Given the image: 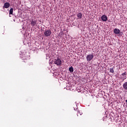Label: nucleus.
I'll return each instance as SVG.
<instances>
[{
  "label": "nucleus",
  "mask_w": 127,
  "mask_h": 127,
  "mask_svg": "<svg viewBox=\"0 0 127 127\" xmlns=\"http://www.w3.org/2000/svg\"><path fill=\"white\" fill-rule=\"evenodd\" d=\"M126 103H127V100H126Z\"/></svg>",
  "instance_id": "nucleus-16"
},
{
  "label": "nucleus",
  "mask_w": 127,
  "mask_h": 127,
  "mask_svg": "<svg viewBox=\"0 0 127 127\" xmlns=\"http://www.w3.org/2000/svg\"><path fill=\"white\" fill-rule=\"evenodd\" d=\"M54 64H62V61L59 58H57L53 60Z\"/></svg>",
  "instance_id": "nucleus-1"
},
{
  "label": "nucleus",
  "mask_w": 127,
  "mask_h": 127,
  "mask_svg": "<svg viewBox=\"0 0 127 127\" xmlns=\"http://www.w3.org/2000/svg\"><path fill=\"white\" fill-rule=\"evenodd\" d=\"M69 71L70 72H74V68H73L72 66H70L69 68Z\"/></svg>",
  "instance_id": "nucleus-11"
},
{
  "label": "nucleus",
  "mask_w": 127,
  "mask_h": 127,
  "mask_svg": "<svg viewBox=\"0 0 127 127\" xmlns=\"http://www.w3.org/2000/svg\"><path fill=\"white\" fill-rule=\"evenodd\" d=\"M79 114H80V111H77V117H78Z\"/></svg>",
  "instance_id": "nucleus-14"
},
{
  "label": "nucleus",
  "mask_w": 127,
  "mask_h": 127,
  "mask_svg": "<svg viewBox=\"0 0 127 127\" xmlns=\"http://www.w3.org/2000/svg\"><path fill=\"white\" fill-rule=\"evenodd\" d=\"M53 64V63H51V64Z\"/></svg>",
  "instance_id": "nucleus-17"
},
{
  "label": "nucleus",
  "mask_w": 127,
  "mask_h": 127,
  "mask_svg": "<svg viewBox=\"0 0 127 127\" xmlns=\"http://www.w3.org/2000/svg\"><path fill=\"white\" fill-rule=\"evenodd\" d=\"M123 88H124V89H125V90H127V82L124 83Z\"/></svg>",
  "instance_id": "nucleus-10"
},
{
  "label": "nucleus",
  "mask_w": 127,
  "mask_h": 127,
  "mask_svg": "<svg viewBox=\"0 0 127 127\" xmlns=\"http://www.w3.org/2000/svg\"><path fill=\"white\" fill-rule=\"evenodd\" d=\"M58 65H60V64H58Z\"/></svg>",
  "instance_id": "nucleus-19"
},
{
  "label": "nucleus",
  "mask_w": 127,
  "mask_h": 127,
  "mask_svg": "<svg viewBox=\"0 0 127 127\" xmlns=\"http://www.w3.org/2000/svg\"><path fill=\"white\" fill-rule=\"evenodd\" d=\"M82 16L83 14H82V13H79L77 14V17H78V19H81Z\"/></svg>",
  "instance_id": "nucleus-8"
},
{
  "label": "nucleus",
  "mask_w": 127,
  "mask_h": 127,
  "mask_svg": "<svg viewBox=\"0 0 127 127\" xmlns=\"http://www.w3.org/2000/svg\"><path fill=\"white\" fill-rule=\"evenodd\" d=\"M114 32L115 33V34H120L121 31L120 29L116 28L114 30Z\"/></svg>",
  "instance_id": "nucleus-7"
},
{
  "label": "nucleus",
  "mask_w": 127,
  "mask_h": 127,
  "mask_svg": "<svg viewBox=\"0 0 127 127\" xmlns=\"http://www.w3.org/2000/svg\"><path fill=\"white\" fill-rule=\"evenodd\" d=\"M12 13H13V8H11L9 10V14H12Z\"/></svg>",
  "instance_id": "nucleus-12"
},
{
  "label": "nucleus",
  "mask_w": 127,
  "mask_h": 127,
  "mask_svg": "<svg viewBox=\"0 0 127 127\" xmlns=\"http://www.w3.org/2000/svg\"><path fill=\"white\" fill-rule=\"evenodd\" d=\"M10 6V4L8 2H5L4 3V5L2 7V8L4 9V8H8Z\"/></svg>",
  "instance_id": "nucleus-4"
},
{
  "label": "nucleus",
  "mask_w": 127,
  "mask_h": 127,
  "mask_svg": "<svg viewBox=\"0 0 127 127\" xmlns=\"http://www.w3.org/2000/svg\"><path fill=\"white\" fill-rule=\"evenodd\" d=\"M110 72L111 73H114V68H111L110 69Z\"/></svg>",
  "instance_id": "nucleus-13"
},
{
  "label": "nucleus",
  "mask_w": 127,
  "mask_h": 127,
  "mask_svg": "<svg viewBox=\"0 0 127 127\" xmlns=\"http://www.w3.org/2000/svg\"><path fill=\"white\" fill-rule=\"evenodd\" d=\"M52 34V32H51V30L46 29L44 32L45 36L48 37V36H50Z\"/></svg>",
  "instance_id": "nucleus-2"
},
{
  "label": "nucleus",
  "mask_w": 127,
  "mask_h": 127,
  "mask_svg": "<svg viewBox=\"0 0 127 127\" xmlns=\"http://www.w3.org/2000/svg\"><path fill=\"white\" fill-rule=\"evenodd\" d=\"M127 72H125L124 73H122L121 76L122 77V78H124L125 79L127 78Z\"/></svg>",
  "instance_id": "nucleus-9"
},
{
  "label": "nucleus",
  "mask_w": 127,
  "mask_h": 127,
  "mask_svg": "<svg viewBox=\"0 0 127 127\" xmlns=\"http://www.w3.org/2000/svg\"><path fill=\"white\" fill-rule=\"evenodd\" d=\"M94 58V54L92 53L91 54L88 55L86 57L87 61L90 62L92 59Z\"/></svg>",
  "instance_id": "nucleus-3"
},
{
  "label": "nucleus",
  "mask_w": 127,
  "mask_h": 127,
  "mask_svg": "<svg viewBox=\"0 0 127 127\" xmlns=\"http://www.w3.org/2000/svg\"><path fill=\"white\" fill-rule=\"evenodd\" d=\"M101 19L103 21H107L108 20V17L106 15H103L101 16Z\"/></svg>",
  "instance_id": "nucleus-6"
},
{
  "label": "nucleus",
  "mask_w": 127,
  "mask_h": 127,
  "mask_svg": "<svg viewBox=\"0 0 127 127\" xmlns=\"http://www.w3.org/2000/svg\"><path fill=\"white\" fill-rule=\"evenodd\" d=\"M36 22H37V20H33L32 19L31 21V24L32 26H35V25H36Z\"/></svg>",
  "instance_id": "nucleus-5"
},
{
  "label": "nucleus",
  "mask_w": 127,
  "mask_h": 127,
  "mask_svg": "<svg viewBox=\"0 0 127 127\" xmlns=\"http://www.w3.org/2000/svg\"><path fill=\"white\" fill-rule=\"evenodd\" d=\"M116 64H118V63H116Z\"/></svg>",
  "instance_id": "nucleus-18"
},
{
  "label": "nucleus",
  "mask_w": 127,
  "mask_h": 127,
  "mask_svg": "<svg viewBox=\"0 0 127 127\" xmlns=\"http://www.w3.org/2000/svg\"><path fill=\"white\" fill-rule=\"evenodd\" d=\"M98 66H99V67H100L101 65H98Z\"/></svg>",
  "instance_id": "nucleus-15"
}]
</instances>
